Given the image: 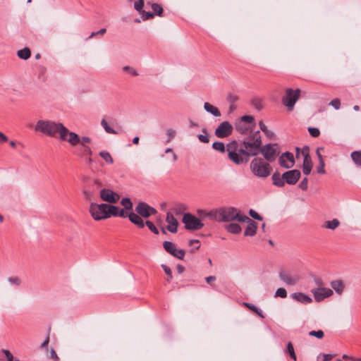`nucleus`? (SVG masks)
<instances>
[{
	"instance_id": "nucleus-1",
	"label": "nucleus",
	"mask_w": 361,
	"mask_h": 361,
	"mask_svg": "<svg viewBox=\"0 0 361 361\" xmlns=\"http://www.w3.org/2000/svg\"><path fill=\"white\" fill-rule=\"evenodd\" d=\"M262 147L259 130H257L245 137L243 142L233 141L227 145L228 158L236 164L248 161L250 156H257Z\"/></svg>"
},
{
	"instance_id": "nucleus-2",
	"label": "nucleus",
	"mask_w": 361,
	"mask_h": 361,
	"mask_svg": "<svg viewBox=\"0 0 361 361\" xmlns=\"http://www.w3.org/2000/svg\"><path fill=\"white\" fill-rule=\"evenodd\" d=\"M64 126L62 123L56 122L51 120H39L35 126V130L42 135L51 137H59Z\"/></svg>"
},
{
	"instance_id": "nucleus-3",
	"label": "nucleus",
	"mask_w": 361,
	"mask_h": 361,
	"mask_svg": "<svg viewBox=\"0 0 361 361\" xmlns=\"http://www.w3.org/2000/svg\"><path fill=\"white\" fill-rule=\"evenodd\" d=\"M250 169L255 176L260 178L268 177L272 170L269 163L262 158L253 159L250 162Z\"/></svg>"
},
{
	"instance_id": "nucleus-4",
	"label": "nucleus",
	"mask_w": 361,
	"mask_h": 361,
	"mask_svg": "<svg viewBox=\"0 0 361 361\" xmlns=\"http://www.w3.org/2000/svg\"><path fill=\"white\" fill-rule=\"evenodd\" d=\"M90 213L95 221L108 219L107 204L91 203Z\"/></svg>"
},
{
	"instance_id": "nucleus-5",
	"label": "nucleus",
	"mask_w": 361,
	"mask_h": 361,
	"mask_svg": "<svg viewBox=\"0 0 361 361\" xmlns=\"http://www.w3.org/2000/svg\"><path fill=\"white\" fill-rule=\"evenodd\" d=\"M259 152L267 162H272L276 159L280 151L276 144H267L261 147Z\"/></svg>"
},
{
	"instance_id": "nucleus-6",
	"label": "nucleus",
	"mask_w": 361,
	"mask_h": 361,
	"mask_svg": "<svg viewBox=\"0 0 361 361\" xmlns=\"http://www.w3.org/2000/svg\"><path fill=\"white\" fill-rule=\"evenodd\" d=\"M255 125L254 117L245 115L235 122V128L240 133L245 134Z\"/></svg>"
},
{
	"instance_id": "nucleus-7",
	"label": "nucleus",
	"mask_w": 361,
	"mask_h": 361,
	"mask_svg": "<svg viewBox=\"0 0 361 361\" xmlns=\"http://www.w3.org/2000/svg\"><path fill=\"white\" fill-rule=\"evenodd\" d=\"M182 221L187 230H200L204 226L200 219L190 213H185L183 215Z\"/></svg>"
},
{
	"instance_id": "nucleus-8",
	"label": "nucleus",
	"mask_w": 361,
	"mask_h": 361,
	"mask_svg": "<svg viewBox=\"0 0 361 361\" xmlns=\"http://www.w3.org/2000/svg\"><path fill=\"white\" fill-rule=\"evenodd\" d=\"M300 89H296L295 90H293L291 88L287 89L286 94L282 99L283 104L288 107L289 110H292L295 104L300 97Z\"/></svg>"
},
{
	"instance_id": "nucleus-9",
	"label": "nucleus",
	"mask_w": 361,
	"mask_h": 361,
	"mask_svg": "<svg viewBox=\"0 0 361 361\" xmlns=\"http://www.w3.org/2000/svg\"><path fill=\"white\" fill-rule=\"evenodd\" d=\"M59 138L61 141L67 142L71 146H76L80 142V136L77 133L70 131L66 126L61 130Z\"/></svg>"
},
{
	"instance_id": "nucleus-10",
	"label": "nucleus",
	"mask_w": 361,
	"mask_h": 361,
	"mask_svg": "<svg viewBox=\"0 0 361 361\" xmlns=\"http://www.w3.org/2000/svg\"><path fill=\"white\" fill-rule=\"evenodd\" d=\"M279 277L286 285L290 286H295L300 281V276L298 274H291L285 270L279 271Z\"/></svg>"
},
{
	"instance_id": "nucleus-11",
	"label": "nucleus",
	"mask_w": 361,
	"mask_h": 361,
	"mask_svg": "<svg viewBox=\"0 0 361 361\" xmlns=\"http://www.w3.org/2000/svg\"><path fill=\"white\" fill-rule=\"evenodd\" d=\"M312 294L314 296V300L316 302H322L325 298L331 297L334 292L331 289L325 287H317L312 289Z\"/></svg>"
},
{
	"instance_id": "nucleus-12",
	"label": "nucleus",
	"mask_w": 361,
	"mask_h": 361,
	"mask_svg": "<svg viewBox=\"0 0 361 361\" xmlns=\"http://www.w3.org/2000/svg\"><path fill=\"white\" fill-rule=\"evenodd\" d=\"M164 249L174 257L183 259L185 251L182 249H177L175 244L171 241H164L163 243Z\"/></svg>"
},
{
	"instance_id": "nucleus-13",
	"label": "nucleus",
	"mask_w": 361,
	"mask_h": 361,
	"mask_svg": "<svg viewBox=\"0 0 361 361\" xmlns=\"http://www.w3.org/2000/svg\"><path fill=\"white\" fill-rule=\"evenodd\" d=\"M99 194L100 198L103 201L110 204L116 203L120 199V195L110 189L103 188L100 190Z\"/></svg>"
},
{
	"instance_id": "nucleus-14",
	"label": "nucleus",
	"mask_w": 361,
	"mask_h": 361,
	"mask_svg": "<svg viewBox=\"0 0 361 361\" xmlns=\"http://www.w3.org/2000/svg\"><path fill=\"white\" fill-rule=\"evenodd\" d=\"M135 212L144 218H148L157 213V210L145 202H139L135 207Z\"/></svg>"
},
{
	"instance_id": "nucleus-15",
	"label": "nucleus",
	"mask_w": 361,
	"mask_h": 361,
	"mask_svg": "<svg viewBox=\"0 0 361 361\" xmlns=\"http://www.w3.org/2000/svg\"><path fill=\"white\" fill-rule=\"evenodd\" d=\"M301 173L299 170L293 169L283 173V178L285 179V183L288 185H295L300 179Z\"/></svg>"
},
{
	"instance_id": "nucleus-16",
	"label": "nucleus",
	"mask_w": 361,
	"mask_h": 361,
	"mask_svg": "<svg viewBox=\"0 0 361 361\" xmlns=\"http://www.w3.org/2000/svg\"><path fill=\"white\" fill-rule=\"evenodd\" d=\"M247 219V216L241 214L238 210L233 207L227 208V222L229 221H237L238 222L244 221Z\"/></svg>"
},
{
	"instance_id": "nucleus-17",
	"label": "nucleus",
	"mask_w": 361,
	"mask_h": 361,
	"mask_svg": "<svg viewBox=\"0 0 361 361\" xmlns=\"http://www.w3.org/2000/svg\"><path fill=\"white\" fill-rule=\"evenodd\" d=\"M279 164L285 169H290L294 166V157L292 153L285 152L279 157Z\"/></svg>"
},
{
	"instance_id": "nucleus-18",
	"label": "nucleus",
	"mask_w": 361,
	"mask_h": 361,
	"mask_svg": "<svg viewBox=\"0 0 361 361\" xmlns=\"http://www.w3.org/2000/svg\"><path fill=\"white\" fill-rule=\"evenodd\" d=\"M166 221L167 222V230L172 233H176L178 230V222L171 212L166 214Z\"/></svg>"
},
{
	"instance_id": "nucleus-19",
	"label": "nucleus",
	"mask_w": 361,
	"mask_h": 361,
	"mask_svg": "<svg viewBox=\"0 0 361 361\" xmlns=\"http://www.w3.org/2000/svg\"><path fill=\"white\" fill-rule=\"evenodd\" d=\"M243 222H246L247 224V227L244 231L245 236H254L257 233V224L250 219L247 216V219L245 220Z\"/></svg>"
},
{
	"instance_id": "nucleus-20",
	"label": "nucleus",
	"mask_w": 361,
	"mask_h": 361,
	"mask_svg": "<svg viewBox=\"0 0 361 361\" xmlns=\"http://www.w3.org/2000/svg\"><path fill=\"white\" fill-rule=\"evenodd\" d=\"M210 220L219 222L226 221V209L224 207H220L212 209V216Z\"/></svg>"
},
{
	"instance_id": "nucleus-21",
	"label": "nucleus",
	"mask_w": 361,
	"mask_h": 361,
	"mask_svg": "<svg viewBox=\"0 0 361 361\" xmlns=\"http://www.w3.org/2000/svg\"><path fill=\"white\" fill-rule=\"evenodd\" d=\"M239 97L235 93H229L227 94V104H228V112H233L238 107L237 102Z\"/></svg>"
},
{
	"instance_id": "nucleus-22",
	"label": "nucleus",
	"mask_w": 361,
	"mask_h": 361,
	"mask_svg": "<svg viewBox=\"0 0 361 361\" xmlns=\"http://www.w3.org/2000/svg\"><path fill=\"white\" fill-rule=\"evenodd\" d=\"M304 159L302 164V172L305 175L307 176L310 173L312 169V159L307 152H302Z\"/></svg>"
},
{
	"instance_id": "nucleus-23",
	"label": "nucleus",
	"mask_w": 361,
	"mask_h": 361,
	"mask_svg": "<svg viewBox=\"0 0 361 361\" xmlns=\"http://www.w3.org/2000/svg\"><path fill=\"white\" fill-rule=\"evenodd\" d=\"M290 297L293 300L302 304H310L312 302V299L302 293H294L290 295Z\"/></svg>"
},
{
	"instance_id": "nucleus-24",
	"label": "nucleus",
	"mask_w": 361,
	"mask_h": 361,
	"mask_svg": "<svg viewBox=\"0 0 361 361\" xmlns=\"http://www.w3.org/2000/svg\"><path fill=\"white\" fill-rule=\"evenodd\" d=\"M331 287L338 295H342L344 290L345 284L341 280L332 281L330 283Z\"/></svg>"
},
{
	"instance_id": "nucleus-25",
	"label": "nucleus",
	"mask_w": 361,
	"mask_h": 361,
	"mask_svg": "<svg viewBox=\"0 0 361 361\" xmlns=\"http://www.w3.org/2000/svg\"><path fill=\"white\" fill-rule=\"evenodd\" d=\"M129 220L139 228H142L145 226V223L141 217L133 212H131L128 215Z\"/></svg>"
},
{
	"instance_id": "nucleus-26",
	"label": "nucleus",
	"mask_w": 361,
	"mask_h": 361,
	"mask_svg": "<svg viewBox=\"0 0 361 361\" xmlns=\"http://www.w3.org/2000/svg\"><path fill=\"white\" fill-rule=\"evenodd\" d=\"M340 224L341 223L338 219H333L332 220L326 221L323 224V228L334 231Z\"/></svg>"
},
{
	"instance_id": "nucleus-27",
	"label": "nucleus",
	"mask_w": 361,
	"mask_h": 361,
	"mask_svg": "<svg viewBox=\"0 0 361 361\" xmlns=\"http://www.w3.org/2000/svg\"><path fill=\"white\" fill-rule=\"evenodd\" d=\"M204 109H205L206 111H207L208 113H210L211 114H212L213 116H214L216 117H219L221 116V112L219 110V109L216 108V106L212 105L209 102L204 103Z\"/></svg>"
},
{
	"instance_id": "nucleus-28",
	"label": "nucleus",
	"mask_w": 361,
	"mask_h": 361,
	"mask_svg": "<svg viewBox=\"0 0 361 361\" xmlns=\"http://www.w3.org/2000/svg\"><path fill=\"white\" fill-rule=\"evenodd\" d=\"M273 184L277 187H283L285 185V179L283 178V175L280 176V173L275 172L271 177Z\"/></svg>"
},
{
	"instance_id": "nucleus-29",
	"label": "nucleus",
	"mask_w": 361,
	"mask_h": 361,
	"mask_svg": "<svg viewBox=\"0 0 361 361\" xmlns=\"http://www.w3.org/2000/svg\"><path fill=\"white\" fill-rule=\"evenodd\" d=\"M241 227L239 224L235 223H229L227 222V231L231 233L238 234L241 231Z\"/></svg>"
},
{
	"instance_id": "nucleus-30",
	"label": "nucleus",
	"mask_w": 361,
	"mask_h": 361,
	"mask_svg": "<svg viewBox=\"0 0 361 361\" xmlns=\"http://www.w3.org/2000/svg\"><path fill=\"white\" fill-rule=\"evenodd\" d=\"M17 56L21 59L27 60L31 56L30 49L27 47H25L23 49L18 50L17 51Z\"/></svg>"
},
{
	"instance_id": "nucleus-31",
	"label": "nucleus",
	"mask_w": 361,
	"mask_h": 361,
	"mask_svg": "<svg viewBox=\"0 0 361 361\" xmlns=\"http://www.w3.org/2000/svg\"><path fill=\"white\" fill-rule=\"evenodd\" d=\"M215 135L220 138L226 137V121L222 122L216 129Z\"/></svg>"
},
{
	"instance_id": "nucleus-32",
	"label": "nucleus",
	"mask_w": 361,
	"mask_h": 361,
	"mask_svg": "<svg viewBox=\"0 0 361 361\" xmlns=\"http://www.w3.org/2000/svg\"><path fill=\"white\" fill-rule=\"evenodd\" d=\"M197 214L200 217V219H204L206 218L210 219L212 216V209L206 210V209H197Z\"/></svg>"
},
{
	"instance_id": "nucleus-33",
	"label": "nucleus",
	"mask_w": 361,
	"mask_h": 361,
	"mask_svg": "<svg viewBox=\"0 0 361 361\" xmlns=\"http://www.w3.org/2000/svg\"><path fill=\"white\" fill-rule=\"evenodd\" d=\"M104 186L102 181L100 179H94L90 186V188L95 193L98 190Z\"/></svg>"
},
{
	"instance_id": "nucleus-34",
	"label": "nucleus",
	"mask_w": 361,
	"mask_h": 361,
	"mask_svg": "<svg viewBox=\"0 0 361 361\" xmlns=\"http://www.w3.org/2000/svg\"><path fill=\"white\" fill-rule=\"evenodd\" d=\"M350 157L356 165L361 166V150L353 152Z\"/></svg>"
},
{
	"instance_id": "nucleus-35",
	"label": "nucleus",
	"mask_w": 361,
	"mask_h": 361,
	"mask_svg": "<svg viewBox=\"0 0 361 361\" xmlns=\"http://www.w3.org/2000/svg\"><path fill=\"white\" fill-rule=\"evenodd\" d=\"M99 154L106 164H112L114 163V159L109 152L106 151H102Z\"/></svg>"
},
{
	"instance_id": "nucleus-36",
	"label": "nucleus",
	"mask_w": 361,
	"mask_h": 361,
	"mask_svg": "<svg viewBox=\"0 0 361 361\" xmlns=\"http://www.w3.org/2000/svg\"><path fill=\"white\" fill-rule=\"evenodd\" d=\"M118 207L107 204V215L108 218L113 216H118Z\"/></svg>"
},
{
	"instance_id": "nucleus-37",
	"label": "nucleus",
	"mask_w": 361,
	"mask_h": 361,
	"mask_svg": "<svg viewBox=\"0 0 361 361\" xmlns=\"http://www.w3.org/2000/svg\"><path fill=\"white\" fill-rule=\"evenodd\" d=\"M121 204L126 210H131L133 209V202L128 197H123L121 201Z\"/></svg>"
},
{
	"instance_id": "nucleus-38",
	"label": "nucleus",
	"mask_w": 361,
	"mask_h": 361,
	"mask_svg": "<svg viewBox=\"0 0 361 361\" xmlns=\"http://www.w3.org/2000/svg\"><path fill=\"white\" fill-rule=\"evenodd\" d=\"M259 129L268 137H271L274 135V133L269 130L267 126L263 123V121H259Z\"/></svg>"
},
{
	"instance_id": "nucleus-39",
	"label": "nucleus",
	"mask_w": 361,
	"mask_h": 361,
	"mask_svg": "<svg viewBox=\"0 0 361 361\" xmlns=\"http://www.w3.org/2000/svg\"><path fill=\"white\" fill-rule=\"evenodd\" d=\"M101 125L107 133H109V134H117L118 133L116 130H114L113 128H111L109 126L107 121L104 118H103L102 120Z\"/></svg>"
},
{
	"instance_id": "nucleus-40",
	"label": "nucleus",
	"mask_w": 361,
	"mask_h": 361,
	"mask_svg": "<svg viewBox=\"0 0 361 361\" xmlns=\"http://www.w3.org/2000/svg\"><path fill=\"white\" fill-rule=\"evenodd\" d=\"M151 7L152 9L153 10V13H154V15H157L158 16H162L163 8L159 4L154 3L151 5Z\"/></svg>"
},
{
	"instance_id": "nucleus-41",
	"label": "nucleus",
	"mask_w": 361,
	"mask_h": 361,
	"mask_svg": "<svg viewBox=\"0 0 361 361\" xmlns=\"http://www.w3.org/2000/svg\"><path fill=\"white\" fill-rule=\"evenodd\" d=\"M252 104L258 111L261 110L263 108L262 99L258 97L252 99Z\"/></svg>"
},
{
	"instance_id": "nucleus-42",
	"label": "nucleus",
	"mask_w": 361,
	"mask_h": 361,
	"mask_svg": "<svg viewBox=\"0 0 361 361\" xmlns=\"http://www.w3.org/2000/svg\"><path fill=\"white\" fill-rule=\"evenodd\" d=\"M212 148L216 151L224 153L226 151V147L224 142H215L212 145Z\"/></svg>"
},
{
	"instance_id": "nucleus-43",
	"label": "nucleus",
	"mask_w": 361,
	"mask_h": 361,
	"mask_svg": "<svg viewBox=\"0 0 361 361\" xmlns=\"http://www.w3.org/2000/svg\"><path fill=\"white\" fill-rule=\"evenodd\" d=\"M8 281L13 286H19L22 283V280L18 276H11L8 278Z\"/></svg>"
},
{
	"instance_id": "nucleus-44",
	"label": "nucleus",
	"mask_w": 361,
	"mask_h": 361,
	"mask_svg": "<svg viewBox=\"0 0 361 361\" xmlns=\"http://www.w3.org/2000/svg\"><path fill=\"white\" fill-rule=\"evenodd\" d=\"M92 152L89 146L82 147L80 156L82 157H90L92 156Z\"/></svg>"
},
{
	"instance_id": "nucleus-45",
	"label": "nucleus",
	"mask_w": 361,
	"mask_h": 361,
	"mask_svg": "<svg viewBox=\"0 0 361 361\" xmlns=\"http://www.w3.org/2000/svg\"><path fill=\"white\" fill-rule=\"evenodd\" d=\"M287 352L289 353V355L292 359H293L294 360H296L297 358H296V355L295 353L294 348H293V344L290 342H289L287 344Z\"/></svg>"
},
{
	"instance_id": "nucleus-46",
	"label": "nucleus",
	"mask_w": 361,
	"mask_h": 361,
	"mask_svg": "<svg viewBox=\"0 0 361 361\" xmlns=\"http://www.w3.org/2000/svg\"><path fill=\"white\" fill-rule=\"evenodd\" d=\"M275 297H279L281 298H285L287 297V291L283 288H279L276 290L275 293Z\"/></svg>"
},
{
	"instance_id": "nucleus-47",
	"label": "nucleus",
	"mask_w": 361,
	"mask_h": 361,
	"mask_svg": "<svg viewBox=\"0 0 361 361\" xmlns=\"http://www.w3.org/2000/svg\"><path fill=\"white\" fill-rule=\"evenodd\" d=\"M144 0H137L134 4V8L136 11H137L140 13L143 11V6H144Z\"/></svg>"
},
{
	"instance_id": "nucleus-48",
	"label": "nucleus",
	"mask_w": 361,
	"mask_h": 361,
	"mask_svg": "<svg viewBox=\"0 0 361 361\" xmlns=\"http://www.w3.org/2000/svg\"><path fill=\"white\" fill-rule=\"evenodd\" d=\"M309 335L310 336H314L317 338H322L324 336V334L323 332V331L322 330H318V331H311L309 332Z\"/></svg>"
},
{
	"instance_id": "nucleus-49",
	"label": "nucleus",
	"mask_w": 361,
	"mask_h": 361,
	"mask_svg": "<svg viewBox=\"0 0 361 361\" xmlns=\"http://www.w3.org/2000/svg\"><path fill=\"white\" fill-rule=\"evenodd\" d=\"M141 17L144 20H149V19H151V18H153L154 16V13H152V12H147V11H142L141 13Z\"/></svg>"
},
{
	"instance_id": "nucleus-50",
	"label": "nucleus",
	"mask_w": 361,
	"mask_h": 361,
	"mask_svg": "<svg viewBox=\"0 0 361 361\" xmlns=\"http://www.w3.org/2000/svg\"><path fill=\"white\" fill-rule=\"evenodd\" d=\"M145 224L152 233H154V234H159V230L157 228V227L152 221H147L145 222Z\"/></svg>"
},
{
	"instance_id": "nucleus-51",
	"label": "nucleus",
	"mask_w": 361,
	"mask_h": 361,
	"mask_svg": "<svg viewBox=\"0 0 361 361\" xmlns=\"http://www.w3.org/2000/svg\"><path fill=\"white\" fill-rule=\"evenodd\" d=\"M83 194L85 196V198L87 200H91L93 197V195L94 194V191L92 190L90 188L88 189H86L83 191Z\"/></svg>"
},
{
	"instance_id": "nucleus-52",
	"label": "nucleus",
	"mask_w": 361,
	"mask_h": 361,
	"mask_svg": "<svg viewBox=\"0 0 361 361\" xmlns=\"http://www.w3.org/2000/svg\"><path fill=\"white\" fill-rule=\"evenodd\" d=\"M123 71L128 72L133 76H136L138 75V73L135 69H134L133 68L128 66H126L123 67Z\"/></svg>"
},
{
	"instance_id": "nucleus-53",
	"label": "nucleus",
	"mask_w": 361,
	"mask_h": 361,
	"mask_svg": "<svg viewBox=\"0 0 361 361\" xmlns=\"http://www.w3.org/2000/svg\"><path fill=\"white\" fill-rule=\"evenodd\" d=\"M161 267L164 269L165 274L169 276L168 281H170V280L173 278L171 269L166 264H161Z\"/></svg>"
},
{
	"instance_id": "nucleus-54",
	"label": "nucleus",
	"mask_w": 361,
	"mask_h": 361,
	"mask_svg": "<svg viewBox=\"0 0 361 361\" xmlns=\"http://www.w3.org/2000/svg\"><path fill=\"white\" fill-rule=\"evenodd\" d=\"M308 131L313 137H317L320 134V131L317 128L310 127L308 128Z\"/></svg>"
},
{
	"instance_id": "nucleus-55",
	"label": "nucleus",
	"mask_w": 361,
	"mask_h": 361,
	"mask_svg": "<svg viewBox=\"0 0 361 361\" xmlns=\"http://www.w3.org/2000/svg\"><path fill=\"white\" fill-rule=\"evenodd\" d=\"M319 166L317 167V171L318 173H320V174H324L326 173V171L324 169V166H325V164H324V160H321V161H319Z\"/></svg>"
},
{
	"instance_id": "nucleus-56",
	"label": "nucleus",
	"mask_w": 361,
	"mask_h": 361,
	"mask_svg": "<svg viewBox=\"0 0 361 361\" xmlns=\"http://www.w3.org/2000/svg\"><path fill=\"white\" fill-rule=\"evenodd\" d=\"M1 353H4L7 358L6 361H19L18 360H13V356L12 353L8 350L3 349Z\"/></svg>"
},
{
	"instance_id": "nucleus-57",
	"label": "nucleus",
	"mask_w": 361,
	"mask_h": 361,
	"mask_svg": "<svg viewBox=\"0 0 361 361\" xmlns=\"http://www.w3.org/2000/svg\"><path fill=\"white\" fill-rule=\"evenodd\" d=\"M249 214L251 216L252 218L256 220L262 221V217L255 210L250 209Z\"/></svg>"
},
{
	"instance_id": "nucleus-58",
	"label": "nucleus",
	"mask_w": 361,
	"mask_h": 361,
	"mask_svg": "<svg viewBox=\"0 0 361 361\" xmlns=\"http://www.w3.org/2000/svg\"><path fill=\"white\" fill-rule=\"evenodd\" d=\"M329 105L332 106L335 109L338 110L341 107V101L338 99H334L331 101Z\"/></svg>"
},
{
	"instance_id": "nucleus-59",
	"label": "nucleus",
	"mask_w": 361,
	"mask_h": 361,
	"mask_svg": "<svg viewBox=\"0 0 361 361\" xmlns=\"http://www.w3.org/2000/svg\"><path fill=\"white\" fill-rule=\"evenodd\" d=\"M322 357V361H329L334 357V355L331 354H319L317 357V360H319Z\"/></svg>"
},
{
	"instance_id": "nucleus-60",
	"label": "nucleus",
	"mask_w": 361,
	"mask_h": 361,
	"mask_svg": "<svg viewBox=\"0 0 361 361\" xmlns=\"http://www.w3.org/2000/svg\"><path fill=\"white\" fill-rule=\"evenodd\" d=\"M299 187L302 190H306L308 188V179L304 178L299 184Z\"/></svg>"
},
{
	"instance_id": "nucleus-61",
	"label": "nucleus",
	"mask_w": 361,
	"mask_h": 361,
	"mask_svg": "<svg viewBox=\"0 0 361 361\" xmlns=\"http://www.w3.org/2000/svg\"><path fill=\"white\" fill-rule=\"evenodd\" d=\"M91 142V139L89 137H80V142L79 144H80L81 147L87 146V144H90Z\"/></svg>"
},
{
	"instance_id": "nucleus-62",
	"label": "nucleus",
	"mask_w": 361,
	"mask_h": 361,
	"mask_svg": "<svg viewBox=\"0 0 361 361\" xmlns=\"http://www.w3.org/2000/svg\"><path fill=\"white\" fill-rule=\"evenodd\" d=\"M106 28H102L100 29L99 31L97 32H92V34L90 35V36L89 37V38H92L97 35H103L106 33Z\"/></svg>"
},
{
	"instance_id": "nucleus-63",
	"label": "nucleus",
	"mask_w": 361,
	"mask_h": 361,
	"mask_svg": "<svg viewBox=\"0 0 361 361\" xmlns=\"http://www.w3.org/2000/svg\"><path fill=\"white\" fill-rule=\"evenodd\" d=\"M128 212L123 209H121L118 207V216L119 217H122V218H126L127 216H128Z\"/></svg>"
},
{
	"instance_id": "nucleus-64",
	"label": "nucleus",
	"mask_w": 361,
	"mask_h": 361,
	"mask_svg": "<svg viewBox=\"0 0 361 361\" xmlns=\"http://www.w3.org/2000/svg\"><path fill=\"white\" fill-rule=\"evenodd\" d=\"M198 138L200 142L204 143H208L209 142V137L207 135H199Z\"/></svg>"
}]
</instances>
